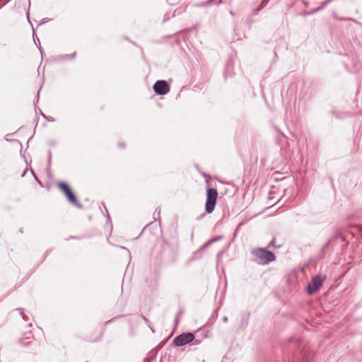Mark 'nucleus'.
Returning a JSON list of instances; mask_svg holds the SVG:
<instances>
[{
	"label": "nucleus",
	"instance_id": "nucleus-1",
	"mask_svg": "<svg viewBox=\"0 0 362 362\" xmlns=\"http://www.w3.org/2000/svg\"><path fill=\"white\" fill-rule=\"evenodd\" d=\"M252 255L256 257L259 264H267L276 259V256L273 252L264 248L253 250Z\"/></svg>",
	"mask_w": 362,
	"mask_h": 362
},
{
	"label": "nucleus",
	"instance_id": "nucleus-2",
	"mask_svg": "<svg viewBox=\"0 0 362 362\" xmlns=\"http://www.w3.org/2000/svg\"><path fill=\"white\" fill-rule=\"evenodd\" d=\"M218 197V192L214 188H209L206 191V201L205 204V211L208 214L214 211Z\"/></svg>",
	"mask_w": 362,
	"mask_h": 362
},
{
	"label": "nucleus",
	"instance_id": "nucleus-3",
	"mask_svg": "<svg viewBox=\"0 0 362 362\" xmlns=\"http://www.w3.org/2000/svg\"><path fill=\"white\" fill-rule=\"evenodd\" d=\"M57 187L64 193L68 201L75 206L81 209L82 205L78 202L74 192L71 191L69 185L64 182H58Z\"/></svg>",
	"mask_w": 362,
	"mask_h": 362
},
{
	"label": "nucleus",
	"instance_id": "nucleus-4",
	"mask_svg": "<svg viewBox=\"0 0 362 362\" xmlns=\"http://www.w3.org/2000/svg\"><path fill=\"white\" fill-rule=\"evenodd\" d=\"M194 339V335L193 333L185 332L175 337L173 339V344L175 346H182L193 341Z\"/></svg>",
	"mask_w": 362,
	"mask_h": 362
},
{
	"label": "nucleus",
	"instance_id": "nucleus-5",
	"mask_svg": "<svg viewBox=\"0 0 362 362\" xmlns=\"http://www.w3.org/2000/svg\"><path fill=\"white\" fill-rule=\"evenodd\" d=\"M324 281L325 278L320 276H314L307 286L308 293L310 295L315 293L322 286Z\"/></svg>",
	"mask_w": 362,
	"mask_h": 362
},
{
	"label": "nucleus",
	"instance_id": "nucleus-6",
	"mask_svg": "<svg viewBox=\"0 0 362 362\" xmlns=\"http://www.w3.org/2000/svg\"><path fill=\"white\" fill-rule=\"evenodd\" d=\"M153 90L158 95H165L170 91V85L163 80L157 81L153 85Z\"/></svg>",
	"mask_w": 362,
	"mask_h": 362
},
{
	"label": "nucleus",
	"instance_id": "nucleus-7",
	"mask_svg": "<svg viewBox=\"0 0 362 362\" xmlns=\"http://www.w3.org/2000/svg\"><path fill=\"white\" fill-rule=\"evenodd\" d=\"M333 0H326L323 2H322L321 6H318L317 8H315L310 11V13H316L321 10H322L327 5H328L329 3H331Z\"/></svg>",
	"mask_w": 362,
	"mask_h": 362
},
{
	"label": "nucleus",
	"instance_id": "nucleus-8",
	"mask_svg": "<svg viewBox=\"0 0 362 362\" xmlns=\"http://www.w3.org/2000/svg\"><path fill=\"white\" fill-rule=\"evenodd\" d=\"M221 238V236H216L211 240H209V241H207L204 245V247L206 248L209 245H210L211 244H212L213 243H215L218 240H219Z\"/></svg>",
	"mask_w": 362,
	"mask_h": 362
},
{
	"label": "nucleus",
	"instance_id": "nucleus-9",
	"mask_svg": "<svg viewBox=\"0 0 362 362\" xmlns=\"http://www.w3.org/2000/svg\"><path fill=\"white\" fill-rule=\"evenodd\" d=\"M16 311H18V312L19 315L21 316L22 319H23L24 321H27V320H28V317L24 314L23 309H21V308H17V309L16 310Z\"/></svg>",
	"mask_w": 362,
	"mask_h": 362
},
{
	"label": "nucleus",
	"instance_id": "nucleus-10",
	"mask_svg": "<svg viewBox=\"0 0 362 362\" xmlns=\"http://www.w3.org/2000/svg\"><path fill=\"white\" fill-rule=\"evenodd\" d=\"M339 237H340V235H336L333 236V238H330V239L329 240V241H327V243L323 246L322 250H324V249H325L327 247H328V245H329V243L332 241V240H334V239H337V238H338Z\"/></svg>",
	"mask_w": 362,
	"mask_h": 362
},
{
	"label": "nucleus",
	"instance_id": "nucleus-11",
	"mask_svg": "<svg viewBox=\"0 0 362 362\" xmlns=\"http://www.w3.org/2000/svg\"><path fill=\"white\" fill-rule=\"evenodd\" d=\"M275 241H276V238H274L270 241V243H269L268 247H278V248H279V247H281V245H275Z\"/></svg>",
	"mask_w": 362,
	"mask_h": 362
},
{
	"label": "nucleus",
	"instance_id": "nucleus-12",
	"mask_svg": "<svg viewBox=\"0 0 362 362\" xmlns=\"http://www.w3.org/2000/svg\"><path fill=\"white\" fill-rule=\"evenodd\" d=\"M217 0H208L206 1V2L203 3L202 4V6H210L212 4H214L215 1H216Z\"/></svg>",
	"mask_w": 362,
	"mask_h": 362
},
{
	"label": "nucleus",
	"instance_id": "nucleus-13",
	"mask_svg": "<svg viewBox=\"0 0 362 362\" xmlns=\"http://www.w3.org/2000/svg\"><path fill=\"white\" fill-rule=\"evenodd\" d=\"M313 13H310V11H304L302 15L304 16L313 15Z\"/></svg>",
	"mask_w": 362,
	"mask_h": 362
},
{
	"label": "nucleus",
	"instance_id": "nucleus-14",
	"mask_svg": "<svg viewBox=\"0 0 362 362\" xmlns=\"http://www.w3.org/2000/svg\"><path fill=\"white\" fill-rule=\"evenodd\" d=\"M261 11V9L259 8V7L258 6L255 11H254V13L255 15H257L258 13V12Z\"/></svg>",
	"mask_w": 362,
	"mask_h": 362
},
{
	"label": "nucleus",
	"instance_id": "nucleus-15",
	"mask_svg": "<svg viewBox=\"0 0 362 362\" xmlns=\"http://www.w3.org/2000/svg\"><path fill=\"white\" fill-rule=\"evenodd\" d=\"M266 6L265 4L264 3H261L260 5L259 6V8L262 10L263 8H264Z\"/></svg>",
	"mask_w": 362,
	"mask_h": 362
},
{
	"label": "nucleus",
	"instance_id": "nucleus-16",
	"mask_svg": "<svg viewBox=\"0 0 362 362\" xmlns=\"http://www.w3.org/2000/svg\"><path fill=\"white\" fill-rule=\"evenodd\" d=\"M266 6L265 4L264 3H261L260 5L259 6V8L262 10L263 8H264Z\"/></svg>",
	"mask_w": 362,
	"mask_h": 362
},
{
	"label": "nucleus",
	"instance_id": "nucleus-17",
	"mask_svg": "<svg viewBox=\"0 0 362 362\" xmlns=\"http://www.w3.org/2000/svg\"><path fill=\"white\" fill-rule=\"evenodd\" d=\"M75 56H76V53H74V54H72L71 55H70V56L69 57V59H73V58H74V57H75Z\"/></svg>",
	"mask_w": 362,
	"mask_h": 362
},
{
	"label": "nucleus",
	"instance_id": "nucleus-18",
	"mask_svg": "<svg viewBox=\"0 0 362 362\" xmlns=\"http://www.w3.org/2000/svg\"><path fill=\"white\" fill-rule=\"evenodd\" d=\"M269 0H262V3H264L265 5H267L268 4Z\"/></svg>",
	"mask_w": 362,
	"mask_h": 362
},
{
	"label": "nucleus",
	"instance_id": "nucleus-19",
	"mask_svg": "<svg viewBox=\"0 0 362 362\" xmlns=\"http://www.w3.org/2000/svg\"><path fill=\"white\" fill-rule=\"evenodd\" d=\"M25 340H21V342L23 344H25V345H27L30 342H24Z\"/></svg>",
	"mask_w": 362,
	"mask_h": 362
},
{
	"label": "nucleus",
	"instance_id": "nucleus-20",
	"mask_svg": "<svg viewBox=\"0 0 362 362\" xmlns=\"http://www.w3.org/2000/svg\"><path fill=\"white\" fill-rule=\"evenodd\" d=\"M303 4L305 5V7H307L308 6V2H306V1H303Z\"/></svg>",
	"mask_w": 362,
	"mask_h": 362
},
{
	"label": "nucleus",
	"instance_id": "nucleus-21",
	"mask_svg": "<svg viewBox=\"0 0 362 362\" xmlns=\"http://www.w3.org/2000/svg\"><path fill=\"white\" fill-rule=\"evenodd\" d=\"M223 320H224L225 322H227V321H228V317H225L223 318Z\"/></svg>",
	"mask_w": 362,
	"mask_h": 362
},
{
	"label": "nucleus",
	"instance_id": "nucleus-22",
	"mask_svg": "<svg viewBox=\"0 0 362 362\" xmlns=\"http://www.w3.org/2000/svg\"><path fill=\"white\" fill-rule=\"evenodd\" d=\"M216 4H222V1L219 0V1L218 2H216Z\"/></svg>",
	"mask_w": 362,
	"mask_h": 362
},
{
	"label": "nucleus",
	"instance_id": "nucleus-23",
	"mask_svg": "<svg viewBox=\"0 0 362 362\" xmlns=\"http://www.w3.org/2000/svg\"><path fill=\"white\" fill-rule=\"evenodd\" d=\"M230 14L231 16H234V13H233V11H230Z\"/></svg>",
	"mask_w": 362,
	"mask_h": 362
}]
</instances>
